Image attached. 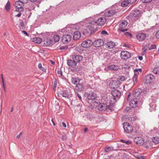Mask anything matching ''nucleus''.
Wrapping results in <instances>:
<instances>
[{
  "mask_svg": "<svg viewBox=\"0 0 159 159\" xmlns=\"http://www.w3.org/2000/svg\"><path fill=\"white\" fill-rule=\"evenodd\" d=\"M127 25V22L126 20H124L121 21L118 23L119 28L118 30L119 31L124 32L127 30V29L125 28Z\"/></svg>",
  "mask_w": 159,
  "mask_h": 159,
  "instance_id": "obj_1",
  "label": "nucleus"
},
{
  "mask_svg": "<svg viewBox=\"0 0 159 159\" xmlns=\"http://www.w3.org/2000/svg\"><path fill=\"white\" fill-rule=\"evenodd\" d=\"M124 132L126 133H129L133 130L132 126L128 122H125L123 124Z\"/></svg>",
  "mask_w": 159,
  "mask_h": 159,
  "instance_id": "obj_2",
  "label": "nucleus"
},
{
  "mask_svg": "<svg viewBox=\"0 0 159 159\" xmlns=\"http://www.w3.org/2000/svg\"><path fill=\"white\" fill-rule=\"evenodd\" d=\"M94 105L96 106H98V109L100 111H105L107 109H110L109 105L107 106L106 104L101 103L98 105V103L97 102H95Z\"/></svg>",
  "mask_w": 159,
  "mask_h": 159,
  "instance_id": "obj_3",
  "label": "nucleus"
},
{
  "mask_svg": "<svg viewBox=\"0 0 159 159\" xmlns=\"http://www.w3.org/2000/svg\"><path fill=\"white\" fill-rule=\"evenodd\" d=\"M96 24L95 21L93 20H91L89 21L87 27L90 31H94L97 30Z\"/></svg>",
  "mask_w": 159,
  "mask_h": 159,
  "instance_id": "obj_4",
  "label": "nucleus"
},
{
  "mask_svg": "<svg viewBox=\"0 0 159 159\" xmlns=\"http://www.w3.org/2000/svg\"><path fill=\"white\" fill-rule=\"evenodd\" d=\"M120 57L122 59L126 60L130 57L131 55L128 52L123 51L120 53Z\"/></svg>",
  "mask_w": 159,
  "mask_h": 159,
  "instance_id": "obj_5",
  "label": "nucleus"
},
{
  "mask_svg": "<svg viewBox=\"0 0 159 159\" xmlns=\"http://www.w3.org/2000/svg\"><path fill=\"white\" fill-rule=\"evenodd\" d=\"M14 6L16 8V11H19V9H20V11H24V10L23 8H22L24 6V3L21 2L20 1H18L16 2L14 4Z\"/></svg>",
  "mask_w": 159,
  "mask_h": 159,
  "instance_id": "obj_6",
  "label": "nucleus"
},
{
  "mask_svg": "<svg viewBox=\"0 0 159 159\" xmlns=\"http://www.w3.org/2000/svg\"><path fill=\"white\" fill-rule=\"evenodd\" d=\"M120 82L117 80H112L110 84V86L113 89H117L120 85Z\"/></svg>",
  "mask_w": 159,
  "mask_h": 159,
  "instance_id": "obj_7",
  "label": "nucleus"
},
{
  "mask_svg": "<svg viewBox=\"0 0 159 159\" xmlns=\"http://www.w3.org/2000/svg\"><path fill=\"white\" fill-rule=\"evenodd\" d=\"M119 69V67L117 65L111 64L109 65L107 68L105 69V70L108 71V70H111L115 71H116Z\"/></svg>",
  "mask_w": 159,
  "mask_h": 159,
  "instance_id": "obj_8",
  "label": "nucleus"
},
{
  "mask_svg": "<svg viewBox=\"0 0 159 159\" xmlns=\"http://www.w3.org/2000/svg\"><path fill=\"white\" fill-rule=\"evenodd\" d=\"M93 44V42L90 40H86L83 41L81 43L82 46L84 48H88Z\"/></svg>",
  "mask_w": 159,
  "mask_h": 159,
  "instance_id": "obj_9",
  "label": "nucleus"
},
{
  "mask_svg": "<svg viewBox=\"0 0 159 159\" xmlns=\"http://www.w3.org/2000/svg\"><path fill=\"white\" fill-rule=\"evenodd\" d=\"M96 22V23L98 26H102L104 25L106 22V19L104 17H100L97 20Z\"/></svg>",
  "mask_w": 159,
  "mask_h": 159,
  "instance_id": "obj_10",
  "label": "nucleus"
},
{
  "mask_svg": "<svg viewBox=\"0 0 159 159\" xmlns=\"http://www.w3.org/2000/svg\"><path fill=\"white\" fill-rule=\"evenodd\" d=\"M71 36L69 34H65L62 37V41L64 43H67L71 40Z\"/></svg>",
  "mask_w": 159,
  "mask_h": 159,
  "instance_id": "obj_11",
  "label": "nucleus"
},
{
  "mask_svg": "<svg viewBox=\"0 0 159 159\" xmlns=\"http://www.w3.org/2000/svg\"><path fill=\"white\" fill-rule=\"evenodd\" d=\"M134 141L138 145L141 146L144 143L143 139L140 137H137L134 139Z\"/></svg>",
  "mask_w": 159,
  "mask_h": 159,
  "instance_id": "obj_12",
  "label": "nucleus"
},
{
  "mask_svg": "<svg viewBox=\"0 0 159 159\" xmlns=\"http://www.w3.org/2000/svg\"><path fill=\"white\" fill-rule=\"evenodd\" d=\"M153 78V75H147L145 77V83L147 84L151 83L152 81Z\"/></svg>",
  "mask_w": 159,
  "mask_h": 159,
  "instance_id": "obj_13",
  "label": "nucleus"
},
{
  "mask_svg": "<svg viewBox=\"0 0 159 159\" xmlns=\"http://www.w3.org/2000/svg\"><path fill=\"white\" fill-rule=\"evenodd\" d=\"M52 108L53 110L54 111H57L59 110L60 107L58 102H57L56 101H53L52 102Z\"/></svg>",
  "mask_w": 159,
  "mask_h": 159,
  "instance_id": "obj_14",
  "label": "nucleus"
},
{
  "mask_svg": "<svg viewBox=\"0 0 159 159\" xmlns=\"http://www.w3.org/2000/svg\"><path fill=\"white\" fill-rule=\"evenodd\" d=\"M111 94L116 98H119L121 95V93L117 90H115L112 91Z\"/></svg>",
  "mask_w": 159,
  "mask_h": 159,
  "instance_id": "obj_15",
  "label": "nucleus"
},
{
  "mask_svg": "<svg viewBox=\"0 0 159 159\" xmlns=\"http://www.w3.org/2000/svg\"><path fill=\"white\" fill-rule=\"evenodd\" d=\"M103 44V41L101 39L96 40L93 43V44L96 47L101 46Z\"/></svg>",
  "mask_w": 159,
  "mask_h": 159,
  "instance_id": "obj_16",
  "label": "nucleus"
},
{
  "mask_svg": "<svg viewBox=\"0 0 159 159\" xmlns=\"http://www.w3.org/2000/svg\"><path fill=\"white\" fill-rule=\"evenodd\" d=\"M87 98L89 100H95L96 99V95L93 93L87 94Z\"/></svg>",
  "mask_w": 159,
  "mask_h": 159,
  "instance_id": "obj_17",
  "label": "nucleus"
},
{
  "mask_svg": "<svg viewBox=\"0 0 159 159\" xmlns=\"http://www.w3.org/2000/svg\"><path fill=\"white\" fill-rule=\"evenodd\" d=\"M137 99L134 98L131 100L129 102V106L131 108H135L137 106Z\"/></svg>",
  "mask_w": 159,
  "mask_h": 159,
  "instance_id": "obj_18",
  "label": "nucleus"
},
{
  "mask_svg": "<svg viewBox=\"0 0 159 159\" xmlns=\"http://www.w3.org/2000/svg\"><path fill=\"white\" fill-rule=\"evenodd\" d=\"M43 42L44 45L48 46L52 45L53 41L50 38H47L43 40Z\"/></svg>",
  "mask_w": 159,
  "mask_h": 159,
  "instance_id": "obj_19",
  "label": "nucleus"
},
{
  "mask_svg": "<svg viewBox=\"0 0 159 159\" xmlns=\"http://www.w3.org/2000/svg\"><path fill=\"white\" fill-rule=\"evenodd\" d=\"M136 37L139 40L143 41L145 39L146 35L143 33H139L136 35Z\"/></svg>",
  "mask_w": 159,
  "mask_h": 159,
  "instance_id": "obj_20",
  "label": "nucleus"
},
{
  "mask_svg": "<svg viewBox=\"0 0 159 159\" xmlns=\"http://www.w3.org/2000/svg\"><path fill=\"white\" fill-rule=\"evenodd\" d=\"M84 89V85L80 84H78L75 87V90L77 91H81Z\"/></svg>",
  "mask_w": 159,
  "mask_h": 159,
  "instance_id": "obj_21",
  "label": "nucleus"
},
{
  "mask_svg": "<svg viewBox=\"0 0 159 159\" xmlns=\"http://www.w3.org/2000/svg\"><path fill=\"white\" fill-rule=\"evenodd\" d=\"M81 37V34L79 31H77L74 32L73 39L75 40L79 39Z\"/></svg>",
  "mask_w": 159,
  "mask_h": 159,
  "instance_id": "obj_22",
  "label": "nucleus"
},
{
  "mask_svg": "<svg viewBox=\"0 0 159 159\" xmlns=\"http://www.w3.org/2000/svg\"><path fill=\"white\" fill-rule=\"evenodd\" d=\"M67 64L68 65L72 67H75L76 65V62L73 60H69L67 61Z\"/></svg>",
  "mask_w": 159,
  "mask_h": 159,
  "instance_id": "obj_23",
  "label": "nucleus"
},
{
  "mask_svg": "<svg viewBox=\"0 0 159 159\" xmlns=\"http://www.w3.org/2000/svg\"><path fill=\"white\" fill-rule=\"evenodd\" d=\"M72 58L76 62L77 64V62H80L82 60L83 57L80 55H76L73 57Z\"/></svg>",
  "mask_w": 159,
  "mask_h": 159,
  "instance_id": "obj_24",
  "label": "nucleus"
},
{
  "mask_svg": "<svg viewBox=\"0 0 159 159\" xmlns=\"http://www.w3.org/2000/svg\"><path fill=\"white\" fill-rule=\"evenodd\" d=\"M59 93L63 97L67 98L69 96L70 93L67 92L66 91H60L59 92Z\"/></svg>",
  "mask_w": 159,
  "mask_h": 159,
  "instance_id": "obj_25",
  "label": "nucleus"
},
{
  "mask_svg": "<svg viewBox=\"0 0 159 159\" xmlns=\"http://www.w3.org/2000/svg\"><path fill=\"white\" fill-rule=\"evenodd\" d=\"M115 13V11L114 10L107 11L105 12L104 15L106 16H111Z\"/></svg>",
  "mask_w": 159,
  "mask_h": 159,
  "instance_id": "obj_26",
  "label": "nucleus"
},
{
  "mask_svg": "<svg viewBox=\"0 0 159 159\" xmlns=\"http://www.w3.org/2000/svg\"><path fill=\"white\" fill-rule=\"evenodd\" d=\"M80 81V80L78 78H72L71 79L72 83L74 84H78Z\"/></svg>",
  "mask_w": 159,
  "mask_h": 159,
  "instance_id": "obj_27",
  "label": "nucleus"
},
{
  "mask_svg": "<svg viewBox=\"0 0 159 159\" xmlns=\"http://www.w3.org/2000/svg\"><path fill=\"white\" fill-rule=\"evenodd\" d=\"M107 45L108 48H112L114 47L115 43L112 41H110L107 42Z\"/></svg>",
  "mask_w": 159,
  "mask_h": 159,
  "instance_id": "obj_28",
  "label": "nucleus"
},
{
  "mask_svg": "<svg viewBox=\"0 0 159 159\" xmlns=\"http://www.w3.org/2000/svg\"><path fill=\"white\" fill-rule=\"evenodd\" d=\"M116 100V98L112 95L109 98V103L110 104H113Z\"/></svg>",
  "mask_w": 159,
  "mask_h": 159,
  "instance_id": "obj_29",
  "label": "nucleus"
},
{
  "mask_svg": "<svg viewBox=\"0 0 159 159\" xmlns=\"http://www.w3.org/2000/svg\"><path fill=\"white\" fill-rule=\"evenodd\" d=\"M140 11L138 10H135L133 11L132 14L133 16L134 17H137L139 16L140 14Z\"/></svg>",
  "mask_w": 159,
  "mask_h": 159,
  "instance_id": "obj_30",
  "label": "nucleus"
},
{
  "mask_svg": "<svg viewBox=\"0 0 159 159\" xmlns=\"http://www.w3.org/2000/svg\"><path fill=\"white\" fill-rule=\"evenodd\" d=\"M42 41V39L39 37L34 38L33 39V41L36 43H40Z\"/></svg>",
  "mask_w": 159,
  "mask_h": 159,
  "instance_id": "obj_31",
  "label": "nucleus"
},
{
  "mask_svg": "<svg viewBox=\"0 0 159 159\" xmlns=\"http://www.w3.org/2000/svg\"><path fill=\"white\" fill-rule=\"evenodd\" d=\"M152 141L156 144L159 143V137H153L152 138Z\"/></svg>",
  "mask_w": 159,
  "mask_h": 159,
  "instance_id": "obj_32",
  "label": "nucleus"
},
{
  "mask_svg": "<svg viewBox=\"0 0 159 159\" xmlns=\"http://www.w3.org/2000/svg\"><path fill=\"white\" fill-rule=\"evenodd\" d=\"M53 39L54 42H57L59 41L60 39V37L59 35L57 34H56L54 35Z\"/></svg>",
  "mask_w": 159,
  "mask_h": 159,
  "instance_id": "obj_33",
  "label": "nucleus"
},
{
  "mask_svg": "<svg viewBox=\"0 0 159 159\" xmlns=\"http://www.w3.org/2000/svg\"><path fill=\"white\" fill-rule=\"evenodd\" d=\"M149 46V44L148 43L146 44L145 46H144L143 48V54L144 55L146 52Z\"/></svg>",
  "mask_w": 159,
  "mask_h": 159,
  "instance_id": "obj_34",
  "label": "nucleus"
},
{
  "mask_svg": "<svg viewBox=\"0 0 159 159\" xmlns=\"http://www.w3.org/2000/svg\"><path fill=\"white\" fill-rule=\"evenodd\" d=\"M125 78L124 76H118L116 80H117L119 82H120V81H125Z\"/></svg>",
  "mask_w": 159,
  "mask_h": 159,
  "instance_id": "obj_35",
  "label": "nucleus"
},
{
  "mask_svg": "<svg viewBox=\"0 0 159 159\" xmlns=\"http://www.w3.org/2000/svg\"><path fill=\"white\" fill-rule=\"evenodd\" d=\"M128 0L124 1L121 3V5L122 7H126L129 4V3L128 2Z\"/></svg>",
  "mask_w": 159,
  "mask_h": 159,
  "instance_id": "obj_36",
  "label": "nucleus"
},
{
  "mask_svg": "<svg viewBox=\"0 0 159 159\" xmlns=\"http://www.w3.org/2000/svg\"><path fill=\"white\" fill-rule=\"evenodd\" d=\"M140 92L138 91L137 90H135L133 93V96L135 98H137L138 96L140 95Z\"/></svg>",
  "mask_w": 159,
  "mask_h": 159,
  "instance_id": "obj_37",
  "label": "nucleus"
},
{
  "mask_svg": "<svg viewBox=\"0 0 159 159\" xmlns=\"http://www.w3.org/2000/svg\"><path fill=\"white\" fill-rule=\"evenodd\" d=\"M153 72L156 74L159 75V67L155 68L153 70Z\"/></svg>",
  "mask_w": 159,
  "mask_h": 159,
  "instance_id": "obj_38",
  "label": "nucleus"
},
{
  "mask_svg": "<svg viewBox=\"0 0 159 159\" xmlns=\"http://www.w3.org/2000/svg\"><path fill=\"white\" fill-rule=\"evenodd\" d=\"M10 8V2H8L7 3L6 6H5V9L7 10V11H9V9Z\"/></svg>",
  "mask_w": 159,
  "mask_h": 159,
  "instance_id": "obj_39",
  "label": "nucleus"
},
{
  "mask_svg": "<svg viewBox=\"0 0 159 159\" xmlns=\"http://www.w3.org/2000/svg\"><path fill=\"white\" fill-rule=\"evenodd\" d=\"M151 142L149 141H146L145 143H144L145 145H146V147L147 148H148L150 146H151Z\"/></svg>",
  "mask_w": 159,
  "mask_h": 159,
  "instance_id": "obj_40",
  "label": "nucleus"
},
{
  "mask_svg": "<svg viewBox=\"0 0 159 159\" xmlns=\"http://www.w3.org/2000/svg\"><path fill=\"white\" fill-rule=\"evenodd\" d=\"M137 75L136 74H134L133 78V82L134 83H136L137 82Z\"/></svg>",
  "mask_w": 159,
  "mask_h": 159,
  "instance_id": "obj_41",
  "label": "nucleus"
},
{
  "mask_svg": "<svg viewBox=\"0 0 159 159\" xmlns=\"http://www.w3.org/2000/svg\"><path fill=\"white\" fill-rule=\"evenodd\" d=\"M111 148L109 147H105V151L106 152H108L111 151Z\"/></svg>",
  "mask_w": 159,
  "mask_h": 159,
  "instance_id": "obj_42",
  "label": "nucleus"
},
{
  "mask_svg": "<svg viewBox=\"0 0 159 159\" xmlns=\"http://www.w3.org/2000/svg\"><path fill=\"white\" fill-rule=\"evenodd\" d=\"M156 48V46L154 44L152 45L149 48V49L151 50L152 49H155Z\"/></svg>",
  "mask_w": 159,
  "mask_h": 159,
  "instance_id": "obj_43",
  "label": "nucleus"
},
{
  "mask_svg": "<svg viewBox=\"0 0 159 159\" xmlns=\"http://www.w3.org/2000/svg\"><path fill=\"white\" fill-rule=\"evenodd\" d=\"M137 157L138 159H146V158L144 156L141 155H138Z\"/></svg>",
  "mask_w": 159,
  "mask_h": 159,
  "instance_id": "obj_44",
  "label": "nucleus"
},
{
  "mask_svg": "<svg viewBox=\"0 0 159 159\" xmlns=\"http://www.w3.org/2000/svg\"><path fill=\"white\" fill-rule=\"evenodd\" d=\"M57 85V82L56 80L54 81V83L53 84V89L54 90H55V88L56 87Z\"/></svg>",
  "mask_w": 159,
  "mask_h": 159,
  "instance_id": "obj_45",
  "label": "nucleus"
},
{
  "mask_svg": "<svg viewBox=\"0 0 159 159\" xmlns=\"http://www.w3.org/2000/svg\"><path fill=\"white\" fill-rule=\"evenodd\" d=\"M152 0H141V1L142 2L147 3H149L151 2Z\"/></svg>",
  "mask_w": 159,
  "mask_h": 159,
  "instance_id": "obj_46",
  "label": "nucleus"
},
{
  "mask_svg": "<svg viewBox=\"0 0 159 159\" xmlns=\"http://www.w3.org/2000/svg\"><path fill=\"white\" fill-rule=\"evenodd\" d=\"M142 70L141 69H135L134 70V74H136V73L138 72H141Z\"/></svg>",
  "mask_w": 159,
  "mask_h": 159,
  "instance_id": "obj_47",
  "label": "nucleus"
},
{
  "mask_svg": "<svg viewBox=\"0 0 159 159\" xmlns=\"http://www.w3.org/2000/svg\"><path fill=\"white\" fill-rule=\"evenodd\" d=\"M124 34L125 35H126L127 36H129L130 37H132V34L128 32H126Z\"/></svg>",
  "mask_w": 159,
  "mask_h": 159,
  "instance_id": "obj_48",
  "label": "nucleus"
},
{
  "mask_svg": "<svg viewBox=\"0 0 159 159\" xmlns=\"http://www.w3.org/2000/svg\"><path fill=\"white\" fill-rule=\"evenodd\" d=\"M155 36L157 39H159V30L157 32Z\"/></svg>",
  "mask_w": 159,
  "mask_h": 159,
  "instance_id": "obj_49",
  "label": "nucleus"
},
{
  "mask_svg": "<svg viewBox=\"0 0 159 159\" xmlns=\"http://www.w3.org/2000/svg\"><path fill=\"white\" fill-rule=\"evenodd\" d=\"M129 3L130 4H132L133 3L135 2L137 0H128Z\"/></svg>",
  "mask_w": 159,
  "mask_h": 159,
  "instance_id": "obj_50",
  "label": "nucleus"
},
{
  "mask_svg": "<svg viewBox=\"0 0 159 159\" xmlns=\"http://www.w3.org/2000/svg\"><path fill=\"white\" fill-rule=\"evenodd\" d=\"M18 0L20 1L21 2H22L24 4L28 2V0Z\"/></svg>",
  "mask_w": 159,
  "mask_h": 159,
  "instance_id": "obj_51",
  "label": "nucleus"
},
{
  "mask_svg": "<svg viewBox=\"0 0 159 159\" xmlns=\"http://www.w3.org/2000/svg\"><path fill=\"white\" fill-rule=\"evenodd\" d=\"M101 34H107V33L106 31L105 30H103L102 31Z\"/></svg>",
  "mask_w": 159,
  "mask_h": 159,
  "instance_id": "obj_52",
  "label": "nucleus"
},
{
  "mask_svg": "<svg viewBox=\"0 0 159 159\" xmlns=\"http://www.w3.org/2000/svg\"><path fill=\"white\" fill-rule=\"evenodd\" d=\"M77 96H78V98H79V99L81 101L82 100V98H81V96L80 95V94H79L78 93H77Z\"/></svg>",
  "mask_w": 159,
  "mask_h": 159,
  "instance_id": "obj_53",
  "label": "nucleus"
},
{
  "mask_svg": "<svg viewBox=\"0 0 159 159\" xmlns=\"http://www.w3.org/2000/svg\"><path fill=\"white\" fill-rule=\"evenodd\" d=\"M131 142L129 140H127V141H125V143L127 144H129L131 143Z\"/></svg>",
  "mask_w": 159,
  "mask_h": 159,
  "instance_id": "obj_54",
  "label": "nucleus"
},
{
  "mask_svg": "<svg viewBox=\"0 0 159 159\" xmlns=\"http://www.w3.org/2000/svg\"><path fill=\"white\" fill-rule=\"evenodd\" d=\"M22 33H23L25 34L26 36H29V34L25 31H24V30L22 31Z\"/></svg>",
  "mask_w": 159,
  "mask_h": 159,
  "instance_id": "obj_55",
  "label": "nucleus"
},
{
  "mask_svg": "<svg viewBox=\"0 0 159 159\" xmlns=\"http://www.w3.org/2000/svg\"><path fill=\"white\" fill-rule=\"evenodd\" d=\"M66 48V46H62V47H60L59 49L61 50H63V49H65Z\"/></svg>",
  "mask_w": 159,
  "mask_h": 159,
  "instance_id": "obj_56",
  "label": "nucleus"
},
{
  "mask_svg": "<svg viewBox=\"0 0 159 159\" xmlns=\"http://www.w3.org/2000/svg\"><path fill=\"white\" fill-rule=\"evenodd\" d=\"M62 126L66 128V125L65 123L63 122L62 123Z\"/></svg>",
  "mask_w": 159,
  "mask_h": 159,
  "instance_id": "obj_57",
  "label": "nucleus"
},
{
  "mask_svg": "<svg viewBox=\"0 0 159 159\" xmlns=\"http://www.w3.org/2000/svg\"><path fill=\"white\" fill-rule=\"evenodd\" d=\"M21 133H20L17 136H16V138H17V139H19L20 138V135H21Z\"/></svg>",
  "mask_w": 159,
  "mask_h": 159,
  "instance_id": "obj_58",
  "label": "nucleus"
},
{
  "mask_svg": "<svg viewBox=\"0 0 159 159\" xmlns=\"http://www.w3.org/2000/svg\"><path fill=\"white\" fill-rule=\"evenodd\" d=\"M2 83V85H3V88L4 89V90H5V89H6V87H5V83Z\"/></svg>",
  "mask_w": 159,
  "mask_h": 159,
  "instance_id": "obj_59",
  "label": "nucleus"
},
{
  "mask_svg": "<svg viewBox=\"0 0 159 159\" xmlns=\"http://www.w3.org/2000/svg\"><path fill=\"white\" fill-rule=\"evenodd\" d=\"M138 58L139 60L140 61L142 60L143 59V57L142 56H139L138 57Z\"/></svg>",
  "mask_w": 159,
  "mask_h": 159,
  "instance_id": "obj_60",
  "label": "nucleus"
},
{
  "mask_svg": "<svg viewBox=\"0 0 159 159\" xmlns=\"http://www.w3.org/2000/svg\"><path fill=\"white\" fill-rule=\"evenodd\" d=\"M38 67L39 68H41V67H42V65H41V64H40V63L39 64V65H38Z\"/></svg>",
  "mask_w": 159,
  "mask_h": 159,
  "instance_id": "obj_61",
  "label": "nucleus"
},
{
  "mask_svg": "<svg viewBox=\"0 0 159 159\" xmlns=\"http://www.w3.org/2000/svg\"><path fill=\"white\" fill-rule=\"evenodd\" d=\"M88 128H84V132H85V133L86 132L88 131Z\"/></svg>",
  "mask_w": 159,
  "mask_h": 159,
  "instance_id": "obj_62",
  "label": "nucleus"
},
{
  "mask_svg": "<svg viewBox=\"0 0 159 159\" xmlns=\"http://www.w3.org/2000/svg\"><path fill=\"white\" fill-rule=\"evenodd\" d=\"M120 141L121 142H122V143H125V141L124 140H123V139H121V140H120Z\"/></svg>",
  "mask_w": 159,
  "mask_h": 159,
  "instance_id": "obj_63",
  "label": "nucleus"
},
{
  "mask_svg": "<svg viewBox=\"0 0 159 159\" xmlns=\"http://www.w3.org/2000/svg\"><path fill=\"white\" fill-rule=\"evenodd\" d=\"M50 61L51 62V64L52 65H54L55 64V62L52 60H50Z\"/></svg>",
  "mask_w": 159,
  "mask_h": 159,
  "instance_id": "obj_64",
  "label": "nucleus"
}]
</instances>
